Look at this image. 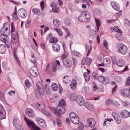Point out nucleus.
<instances>
[{"label":"nucleus","instance_id":"f257e3e1","mask_svg":"<svg viewBox=\"0 0 130 130\" xmlns=\"http://www.w3.org/2000/svg\"><path fill=\"white\" fill-rule=\"evenodd\" d=\"M66 104L65 100H61L59 101L58 106L55 108L53 107L51 108V110L58 117H60L61 115L63 114L66 111V109L63 107V106Z\"/></svg>","mask_w":130,"mask_h":130},{"label":"nucleus","instance_id":"f03ea898","mask_svg":"<svg viewBox=\"0 0 130 130\" xmlns=\"http://www.w3.org/2000/svg\"><path fill=\"white\" fill-rule=\"evenodd\" d=\"M90 15L88 11H84L82 12L78 18V20L81 22H88L90 20Z\"/></svg>","mask_w":130,"mask_h":130},{"label":"nucleus","instance_id":"7ed1b4c3","mask_svg":"<svg viewBox=\"0 0 130 130\" xmlns=\"http://www.w3.org/2000/svg\"><path fill=\"white\" fill-rule=\"evenodd\" d=\"M31 61L33 63L34 66L30 69V72L31 74L34 77H37L39 73L36 66L37 64L35 60H31Z\"/></svg>","mask_w":130,"mask_h":130},{"label":"nucleus","instance_id":"20e7f679","mask_svg":"<svg viewBox=\"0 0 130 130\" xmlns=\"http://www.w3.org/2000/svg\"><path fill=\"white\" fill-rule=\"evenodd\" d=\"M70 117L73 123L76 125L79 124V119L76 114L74 112H71L70 114Z\"/></svg>","mask_w":130,"mask_h":130},{"label":"nucleus","instance_id":"39448f33","mask_svg":"<svg viewBox=\"0 0 130 130\" xmlns=\"http://www.w3.org/2000/svg\"><path fill=\"white\" fill-rule=\"evenodd\" d=\"M118 51L123 55H124L127 52V46L122 43H119L118 44Z\"/></svg>","mask_w":130,"mask_h":130},{"label":"nucleus","instance_id":"423d86ee","mask_svg":"<svg viewBox=\"0 0 130 130\" xmlns=\"http://www.w3.org/2000/svg\"><path fill=\"white\" fill-rule=\"evenodd\" d=\"M13 123L17 130H23V128L20 123L17 119H14Z\"/></svg>","mask_w":130,"mask_h":130},{"label":"nucleus","instance_id":"0eeeda50","mask_svg":"<svg viewBox=\"0 0 130 130\" xmlns=\"http://www.w3.org/2000/svg\"><path fill=\"white\" fill-rule=\"evenodd\" d=\"M26 115L32 118H33L35 116L34 112V110L31 108H27L25 111Z\"/></svg>","mask_w":130,"mask_h":130},{"label":"nucleus","instance_id":"6e6552de","mask_svg":"<svg viewBox=\"0 0 130 130\" xmlns=\"http://www.w3.org/2000/svg\"><path fill=\"white\" fill-rule=\"evenodd\" d=\"M24 119L28 127L31 128V129L36 126L33 121L28 119L26 117H25Z\"/></svg>","mask_w":130,"mask_h":130},{"label":"nucleus","instance_id":"1a4fd4ad","mask_svg":"<svg viewBox=\"0 0 130 130\" xmlns=\"http://www.w3.org/2000/svg\"><path fill=\"white\" fill-rule=\"evenodd\" d=\"M62 62L63 64L67 68H70L72 66V62L69 59H63Z\"/></svg>","mask_w":130,"mask_h":130},{"label":"nucleus","instance_id":"9d476101","mask_svg":"<svg viewBox=\"0 0 130 130\" xmlns=\"http://www.w3.org/2000/svg\"><path fill=\"white\" fill-rule=\"evenodd\" d=\"M76 102L80 106L83 105L84 103V101L83 97L81 95L77 96L76 99Z\"/></svg>","mask_w":130,"mask_h":130},{"label":"nucleus","instance_id":"9b49d317","mask_svg":"<svg viewBox=\"0 0 130 130\" xmlns=\"http://www.w3.org/2000/svg\"><path fill=\"white\" fill-rule=\"evenodd\" d=\"M87 122L89 124V126L90 127H93L95 124V121L93 118H90L87 120Z\"/></svg>","mask_w":130,"mask_h":130},{"label":"nucleus","instance_id":"f8f14e48","mask_svg":"<svg viewBox=\"0 0 130 130\" xmlns=\"http://www.w3.org/2000/svg\"><path fill=\"white\" fill-rule=\"evenodd\" d=\"M19 15L22 18H24L26 16L25 11L23 9H19L18 12Z\"/></svg>","mask_w":130,"mask_h":130},{"label":"nucleus","instance_id":"ddd939ff","mask_svg":"<svg viewBox=\"0 0 130 130\" xmlns=\"http://www.w3.org/2000/svg\"><path fill=\"white\" fill-rule=\"evenodd\" d=\"M113 116L118 124H120L121 122L120 117L117 115V114L115 112L112 113Z\"/></svg>","mask_w":130,"mask_h":130},{"label":"nucleus","instance_id":"4468645a","mask_svg":"<svg viewBox=\"0 0 130 130\" xmlns=\"http://www.w3.org/2000/svg\"><path fill=\"white\" fill-rule=\"evenodd\" d=\"M116 64L119 67H122L125 66V63L124 61L121 59L118 60L117 61Z\"/></svg>","mask_w":130,"mask_h":130},{"label":"nucleus","instance_id":"2eb2a0df","mask_svg":"<svg viewBox=\"0 0 130 130\" xmlns=\"http://www.w3.org/2000/svg\"><path fill=\"white\" fill-rule=\"evenodd\" d=\"M35 92L36 96L37 98L40 97V94L43 95L44 94V92L43 90H40L38 89L35 90Z\"/></svg>","mask_w":130,"mask_h":130},{"label":"nucleus","instance_id":"dca6fc26","mask_svg":"<svg viewBox=\"0 0 130 130\" xmlns=\"http://www.w3.org/2000/svg\"><path fill=\"white\" fill-rule=\"evenodd\" d=\"M122 94L125 97H128L129 96V92L127 89H123L121 90Z\"/></svg>","mask_w":130,"mask_h":130},{"label":"nucleus","instance_id":"f3484780","mask_svg":"<svg viewBox=\"0 0 130 130\" xmlns=\"http://www.w3.org/2000/svg\"><path fill=\"white\" fill-rule=\"evenodd\" d=\"M121 117L123 118H127L129 116V112L126 110H123L121 112Z\"/></svg>","mask_w":130,"mask_h":130},{"label":"nucleus","instance_id":"a211bd4d","mask_svg":"<svg viewBox=\"0 0 130 130\" xmlns=\"http://www.w3.org/2000/svg\"><path fill=\"white\" fill-rule=\"evenodd\" d=\"M112 7L116 10L119 11L120 10V7L119 5L116 2H113L111 3Z\"/></svg>","mask_w":130,"mask_h":130},{"label":"nucleus","instance_id":"6ab92c4d","mask_svg":"<svg viewBox=\"0 0 130 130\" xmlns=\"http://www.w3.org/2000/svg\"><path fill=\"white\" fill-rule=\"evenodd\" d=\"M53 50L56 52H58L60 50V46L57 43H54L52 45Z\"/></svg>","mask_w":130,"mask_h":130},{"label":"nucleus","instance_id":"aec40b11","mask_svg":"<svg viewBox=\"0 0 130 130\" xmlns=\"http://www.w3.org/2000/svg\"><path fill=\"white\" fill-rule=\"evenodd\" d=\"M10 28V25H9V24L8 23V24H7V25L6 26V25L5 24H4V26L3 27H2L1 29L0 30V31L2 33H3V34L4 33L3 30H4V28H5V31L6 32L7 30L8 31V28Z\"/></svg>","mask_w":130,"mask_h":130},{"label":"nucleus","instance_id":"412c9836","mask_svg":"<svg viewBox=\"0 0 130 130\" xmlns=\"http://www.w3.org/2000/svg\"><path fill=\"white\" fill-rule=\"evenodd\" d=\"M85 107L89 110H91L93 108L92 105L91 103L89 102H87L85 103Z\"/></svg>","mask_w":130,"mask_h":130},{"label":"nucleus","instance_id":"4be33fe9","mask_svg":"<svg viewBox=\"0 0 130 130\" xmlns=\"http://www.w3.org/2000/svg\"><path fill=\"white\" fill-rule=\"evenodd\" d=\"M76 81L74 79H73L70 85L71 88L73 89H75L76 87Z\"/></svg>","mask_w":130,"mask_h":130},{"label":"nucleus","instance_id":"5701e85b","mask_svg":"<svg viewBox=\"0 0 130 130\" xmlns=\"http://www.w3.org/2000/svg\"><path fill=\"white\" fill-rule=\"evenodd\" d=\"M6 51V47L4 45H0V52L2 54L5 53Z\"/></svg>","mask_w":130,"mask_h":130},{"label":"nucleus","instance_id":"b1692460","mask_svg":"<svg viewBox=\"0 0 130 130\" xmlns=\"http://www.w3.org/2000/svg\"><path fill=\"white\" fill-rule=\"evenodd\" d=\"M6 116L5 111L3 110L0 112V119H3L6 118Z\"/></svg>","mask_w":130,"mask_h":130},{"label":"nucleus","instance_id":"393cba45","mask_svg":"<svg viewBox=\"0 0 130 130\" xmlns=\"http://www.w3.org/2000/svg\"><path fill=\"white\" fill-rule=\"evenodd\" d=\"M52 88L53 90L54 91L57 90L58 89V86L57 84L55 83L52 84Z\"/></svg>","mask_w":130,"mask_h":130},{"label":"nucleus","instance_id":"a878e982","mask_svg":"<svg viewBox=\"0 0 130 130\" xmlns=\"http://www.w3.org/2000/svg\"><path fill=\"white\" fill-rule=\"evenodd\" d=\"M85 80L86 82L89 81L90 79V76L89 74L87 72H85L84 74Z\"/></svg>","mask_w":130,"mask_h":130},{"label":"nucleus","instance_id":"bb28decb","mask_svg":"<svg viewBox=\"0 0 130 130\" xmlns=\"http://www.w3.org/2000/svg\"><path fill=\"white\" fill-rule=\"evenodd\" d=\"M54 25L57 27H58L61 24L60 22L58 20L56 19H54L53 21Z\"/></svg>","mask_w":130,"mask_h":130},{"label":"nucleus","instance_id":"cd10ccee","mask_svg":"<svg viewBox=\"0 0 130 130\" xmlns=\"http://www.w3.org/2000/svg\"><path fill=\"white\" fill-rule=\"evenodd\" d=\"M37 105L38 108L39 109H44L45 108V106L44 104L42 103L39 102L37 103Z\"/></svg>","mask_w":130,"mask_h":130},{"label":"nucleus","instance_id":"c85d7f7f","mask_svg":"<svg viewBox=\"0 0 130 130\" xmlns=\"http://www.w3.org/2000/svg\"><path fill=\"white\" fill-rule=\"evenodd\" d=\"M44 109H41L42 112L47 116L49 117H51L52 116L51 114L48 112L44 110Z\"/></svg>","mask_w":130,"mask_h":130},{"label":"nucleus","instance_id":"c756f323","mask_svg":"<svg viewBox=\"0 0 130 130\" xmlns=\"http://www.w3.org/2000/svg\"><path fill=\"white\" fill-rule=\"evenodd\" d=\"M106 77L102 76H100L97 77V79L99 81L103 83Z\"/></svg>","mask_w":130,"mask_h":130},{"label":"nucleus","instance_id":"7c9ffc66","mask_svg":"<svg viewBox=\"0 0 130 130\" xmlns=\"http://www.w3.org/2000/svg\"><path fill=\"white\" fill-rule=\"evenodd\" d=\"M58 41V38L55 37H52L49 40L50 42L51 43H54Z\"/></svg>","mask_w":130,"mask_h":130},{"label":"nucleus","instance_id":"2f4dec72","mask_svg":"<svg viewBox=\"0 0 130 130\" xmlns=\"http://www.w3.org/2000/svg\"><path fill=\"white\" fill-rule=\"evenodd\" d=\"M95 19L97 30L98 31L99 26L101 25V23L100 21V20L99 19H97L96 18H95Z\"/></svg>","mask_w":130,"mask_h":130},{"label":"nucleus","instance_id":"473e14b6","mask_svg":"<svg viewBox=\"0 0 130 130\" xmlns=\"http://www.w3.org/2000/svg\"><path fill=\"white\" fill-rule=\"evenodd\" d=\"M40 122H39V125H40L43 128H45L46 127V125L45 123V122L44 120L42 119V120Z\"/></svg>","mask_w":130,"mask_h":130},{"label":"nucleus","instance_id":"72a5a7b5","mask_svg":"<svg viewBox=\"0 0 130 130\" xmlns=\"http://www.w3.org/2000/svg\"><path fill=\"white\" fill-rule=\"evenodd\" d=\"M16 50L14 49V57L15 59H16V61L17 62L18 64L19 65H20V60L19 59L17 58V55L16 54Z\"/></svg>","mask_w":130,"mask_h":130},{"label":"nucleus","instance_id":"f704fd0d","mask_svg":"<svg viewBox=\"0 0 130 130\" xmlns=\"http://www.w3.org/2000/svg\"><path fill=\"white\" fill-rule=\"evenodd\" d=\"M54 30L57 32L59 36L62 35V32L60 29L58 28H54Z\"/></svg>","mask_w":130,"mask_h":130},{"label":"nucleus","instance_id":"c9c22d12","mask_svg":"<svg viewBox=\"0 0 130 130\" xmlns=\"http://www.w3.org/2000/svg\"><path fill=\"white\" fill-rule=\"evenodd\" d=\"M113 101L112 100L108 99L107 100L105 101V104L107 105H109L111 104H112Z\"/></svg>","mask_w":130,"mask_h":130},{"label":"nucleus","instance_id":"e433bc0d","mask_svg":"<svg viewBox=\"0 0 130 130\" xmlns=\"http://www.w3.org/2000/svg\"><path fill=\"white\" fill-rule=\"evenodd\" d=\"M36 85L38 89H39L40 90H43L41 88L42 87V85L41 82H38L37 83Z\"/></svg>","mask_w":130,"mask_h":130},{"label":"nucleus","instance_id":"4c0bfd02","mask_svg":"<svg viewBox=\"0 0 130 130\" xmlns=\"http://www.w3.org/2000/svg\"><path fill=\"white\" fill-rule=\"evenodd\" d=\"M13 17L14 20L15 21H17L18 20V18L16 11L14 12L13 14Z\"/></svg>","mask_w":130,"mask_h":130},{"label":"nucleus","instance_id":"58836bf2","mask_svg":"<svg viewBox=\"0 0 130 130\" xmlns=\"http://www.w3.org/2000/svg\"><path fill=\"white\" fill-rule=\"evenodd\" d=\"M92 62L91 59L89 58H87L86 60V64L88 66L90 65L91 63Z\"/></svg>","mask_w":130,"mask_h":130},{"label":"nucleus","instance_id":"ea45409f","mask_svg":"<svg viewBox=\"0 0 130 130\" xmlns=\"http://www.w3.org/2000/svg\"><path fill=\"white\" fill-rule=\"evenodd\" d=\"M109 79L107 77H106L104 80L103 82V84H108L109 82Z\"/></svg>","mask_w":130,"mask_h":130},{"label":"nucleus","instance_id":"a19ab883","mask_svg":"<svg viewBox=\"0 0 130 130\" xmlns=\"http://www.w3.org/2000/svg\"><path fill=\"white\" fill-rule=\"evenodd\" d=\"M70 23L71 22L70 19H66L65 21V24L66 26L70 25Z\"/></svg>","mask_w":130,"mask_h":130},{"label":"nucleus","instance_id":"79ce46f5","mask_svg":"<svg viewBox=\"0 0 130 130\" xmlns=\"http://www.w3.org/2000/svg\"><path fill=\"white\" fill-rule=\"evenodd\" d=\"M33 12L35 14H38L40 12V11L39 9L36 8H34L32 9Z\"/></svg>","mask_w":130,"mask_h":130},{"label":"nucleus","instance_id":"37998d69","mask_svg":"<svg viewBox=\"0 0 130 130\" xmlns=\"http://www.w3.org/2000/svg\"><path fill=\"white\" fill-rule=\"evenodd\" d=\"M4 34H1L0 35V40L2 41L5 42L6 41V39L4 37Z\"/></svg>","mask_w":130,"mask_h":130},{"label":"nucleus","instance_id":"c03bdc74","mask_svg":"<svg viewBox=\"0 0 130 130\" xmlns=\"http://www.w3.org/2000/svg\"><path fill=\"white\" fill-rule=\"evenodd\" d=\"M57 65L56 63L54 62L53 63L52 68L53 71H55L57 68Z\"/></svg>","mask_w":130,"mask_h":130},{"label":"nucleus","instance_id":"a18cd8bd","mask_svg":"<svg viewBox=\"0 0 130 130\" xmlns=\"http://www.w3.org/2000/svg\"><path fill=\"white\" fill-rule=\"evenodd\" d=\"M25 84L26 86L28 87L31 86V85L29 80L27 79L25 81Z\"/></svg>","mask_w":130,"mask_h":130},{"label":"nucleus","instance_id":"49530a36","mask_svg":"<svg viewBox=\"0 0 130 130\" xmlns=\"http://www.w3.org/2000/svg\"><path fill=\"white\" fill-rule=\"evenodd\" d=\"M125 85L128 86L130 85V77H128L127 78L126 82Z\"/></svg>","mask_w":130,"mask_h":130},{"label":"nucleus","instance_id":"de8ad7c7","mask_svg":"<svg viewBox=\"0 0 130 130\" xmlns=\"http://www.w3.org/2000/svg\"><path fill=\"white\" fill-rule=\"evenodd\" d=\"M104 60L105 64L106 65L110 64V60L109 58H106Z\"/></svg>","mask_w":130,"mask_h":130},{"label":"nucleus","instance_id":"09e8293b","mask_svg":"<svg viewBox=\"0 0 130 130\" xmlns=\"http://www.w3.org/2000/svg\"><path fill=\"white\" fill-rule=\"evenodd\" d=\"M70 98L71 101H73L76 99V96L74 94H72L71 95Z\"/></svg>","mask_w":130,"mask_h":130},{"label":"nucleus","instance_id":"8fccbe9b","mask_svg":"<svg viewBox=\"0 0 130 130\" xmlns=\"http://www.w3.org/2000/svg\"><path fill=\"white\" fill-rule=\"evenodd\" d=\"M8 48H9L10 46V41H7L6 40L4 42Z\"/></svg>","mask_w":130,"mask_h":130},{"label":"nucleus","instance_id":"3c124183","mask_svg":"<svg viewBox=\"0 0 130 130\" xmlns=\"http://www.w3.org/2000/svg\"><path fill=\"white\" fill-rule=\"evenodd\" d=\"M31 23V20H29L25 24V26L27 28H28L29 27Z\"/></svg>","mask_w":130,"mask_h":130},{"label":"nucleus","instance_id":"603ef678","mask_svg":"<svg viewBox=\"0 0 130 130\" xmlns=\"http://www.w3.org/2000/svg\"><path fill=\"white\" fill-rule=\"evenodd\" d=\"M4 35L5 36H8L10 34V30H8V31H7L6 32L5 31H4Z\"/></svg>","mask_w":130,"mask_h":130},{"label":"nucleus","instance_id":"864d4df0","mask_svg":"<svg viewBox=\"0 0 130 130\" xmlns=\"http://www.w3.org/2000/svg\"><path fill=\"white\" fill-rule=\"evenodd\" d=\"M103 44L104 46L106 48V49H108V48L107 47V46L108 45V43L106 40H104L103 43Z\"/></svg>","mask_w":130,"mask_h":130},{"label":"nucleus","instance_id":"5fc2aeb1","mask_svg":"<svg viewBox=\"0 0 130 130\" xmlns=\"http://www.w3.org/2000/svg\"><path fill=\"white\" fill-rule=\"evenodd\" d=\"M56 120L58 125V127H60L61 126V121L58 118H56Z\"/></svg>","mask_w":130,"mask_h":130},{"label":"nucleus","instance_id":"6e6d98bb","mask_svg":"<svg viewBox=\"0 0 130 130\" xmlns=\"http://www.w3.org/2000/svg\"><path fill=\"white\" fill-rule=\"evenodd\" d=\"M125 23L128 25L130 26V23L129 21L127 19H124Z\"/></svg>","mask_w":130,"mask_h":130},{"label":"nucleus","instance_id":"4d7b16f0","mask_svg":"<svg viewBox=\"0 0 130 130\" xmlns=\"http://www.w3.org/2000/svg\"><path fill=\"white\" fill-rule=\"evenodd\" d=\"M87 60V58L86 57L84 58L82 61V64L84 65L86 63V60Z\"/></svg>","mask_w":130,"mask_h":130},{"label":"nucleus","instance_id":"13d9d810","mask_svg":"<svg viewBox=\"0 0 130 130\" xmlns=\"http://www.w3.org/2000/svg\"><path fill=\"white\" fill-rule=\"evenodd\" d=\"M112 104L117 106H119L120 105L119 103L116 101H113Z\"/></svg>","mask_w":130,"mask_h":130},{"label":"nucleus","instance_id":"bf43d9fd","mask_svg":"<svg viewBox=\"0 0 130 130\" xmlns=\"http://www.w3.org/2000/svg\"><path fill=\"white\" fill-rule=\"evenodd\" d=\"M92 76L94 79H97V77L98 76V75L96 73H92Z\"/></svg>","mask_w":130,"mask_h":130},{"label":"nucleus","instance_id":"052dcab7","mask_svg":"<svg viewBox=\"0 0 130 130\" xmlns=\"http://www.w3.org/2000/svg\"><path fill=\"white\" fill-rule=\"evenodd\" d=\"M84 127V125L82 123L80 122L79 125V128L82 130Z\"/></svg>","mask_w":130,"mask_h":130},{"label":"nucleus","instance_id":"680f3d73","mask_svg":"<svg viewBox=\"0 0 130 130\" xmlns=\"http://www.w3.org/2000/svg\"><path fill=\"white\" fill-rule=\"evenodd\" d=\"M56 5V4L55 2H53L51 4V6L52 8V9H54L55 8V6Z\"/></svg>","mask_w":130,"mask_h":130},{"label":"nucleus","instance_id":"e2e57ef3","mask_svg":"<svg viewBox=\"0 0 130 130\" xmlns=\"http://www.w3.org/2000/svg\"><path fill=\"white\" fill-rule=\"evenodd\" d=\"M40 6L42 8V9L43 10L44 8V2L43 1H42L41 2Z\"/></svg>","mask_w":130,"mask_h":130},{"label":"nucleus","instance_id":"0e129e2a","mask_svg":"<svg viewBox=\"0 0 130 130\" xmlns=\"http://www.w3.org/2000/svg\"><path fill=\"white\" fill-rule=\"evenodd\" d=\"M111 59L113 63L116 62L117 59L116 58L115 56H112L111 57Z\"/></svg>","mask_w":130,"mask_h":130},{"label":"nucleus","instance_id":"69168bd1","mask_svg":"<svg viewBox=\"0 0 130 130\" xmlns=\"http://www.w3.org/2000/svg\"><path fill=\"white\" fill-rule=\"evenodd\" d=\"M121 130H126L127 129V127L126 125H124L121 127Z\"/></svg>","mask_w":130,"mask_h":130},{"label":"nucleus","instance_id":"338daca9","mask_svg":"<svg viewBox=\"0 0 130 130\" xmlns=\"http://www.w3.org/2000/svg\"><path fill=\"white\" fill-rule=\"evenodd\" d=\"M117 85H116L113 88L112 90V93H115L116 91V89H117Z\"/></svg>","mask_w":130,"mask_h":130},{"label":"nucleus","instance_id":"774afa93","mask_svg":"<svg viewBox=\"0 0 130 130\" xmlns=\"http://www.w3.org/2000/svg\"><path fill=\"white\" fill-rule=\"evenodd\" d=\"M11 41L13 44H15L16 43L17 40L15 38H13L11 39Z\"/></svg>","mask_w":130,"mask_h":130}]
</instances>
